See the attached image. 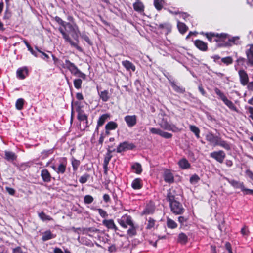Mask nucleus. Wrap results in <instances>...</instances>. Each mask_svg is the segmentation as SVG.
Instances as JSON below:
<instances>
[{"mask_svg":"<svg viewBox=\"0 0 253 253\" xmlns=\"http://www.w3.org/2000/svg\"><path fill=\"white\" fill-rule=\"evenodd\" d=\"M55 20L61 25L59 30L62 34L63 38L71 45L77 49H79L78 45V28H75L71 24L63 21L60 17L56 16Z\"/></svg>","mask_w":253,"mask_h":253,"instance_id":"obj_1","label":"nucleus"},{"mask_svg":"<svg viewBox=\"0 0 253 253\" xmlns=\"http://www.w3.org/2000/svg\"><path fill=\"white\" fill-rule=\"evenodd\" d=\"M206 36L210 42H212V40L213 39L214 41L216 42H224V43L226 42L225 41L226 39L229 38V35L226 33H220V34H215L214 33H206ZM223 44H221L220 46Z\"/></svg>","mask_w":253,"mask_h":253,"instance_id":"obj_2","label":"nucleus"},{"mask_svg":"<svg viewBox=\"0 0 253 253\" xmlns=\"http://www.w3.org/2000/svg\"><path fill=\"white\" fill-rule=\"evenodd\" d=\"M159 125L162 128L166 130L174 132L180 131V129L175 125L169 123L166 117L163 118Z\"/></svg>","mask_w":253,"mask_h":253,"instance_id":"obj_3","label":"nucleus"},{"mask_svg":"<svg viewBox=\"0 0 253 253\" xmlns=\"http://www.w3.org/2000/svg\"><path fill=\"white\" fill-rule=\"evenodd\" d=\"M119 224L124 228H126L128 226L132 225L133 223L130 216L127 214L123 215L121 218L119 219Z\"/></svg>","mask_w":253,"mask_h":253,"instance_id":"obj_4","label":"nucleus"},{"mask_svg":"<svg viewBox=\"0 0 253 253\" xmlns=\"http://www.w3.org/2000/svg\"><path fill=\"white\" fill-rule=\"evenodd\" d=\"M171 211L175 214H182L184 209L182 205L177 201H174L169 204Z\"/></svg>","mask_w":253,"mask_h":253,"instance_id":"obj_5","label":"nucleus"},{"mask_svg":"<svg viewBox=\"0 0 253 253\" xmlns=\"http://www.w3.org/2000/svg\"><path fill=\"white\" fill-rule=\"evenodd\" d=\"M210 156L220 163H222L226 156L225 153L222 150L214 151L210 153Z\"/></svg>","mask_w":253,"mask_h":253,"instance_id":"obj_6","label":"nucleus"},{"mask_svg":"<svg viewBox=\"0 0 253 253\" xmlns=\"http://www.w3.org/2000/svg\"><path fill=\"white\" fill-rule=\"evenodd\" d=\"M238 74L241 84L243 86L247 85L249 81L247 72L244 70H240L238 71Z\"/></svg>","mask_w":253,"mask_h":253,"instance_id":"obj_7","label":"nucleus"},{"mask_svg":"<svg viewBox=\"0 0 253 253\" xmlns=\"http://www.w3.org/2000/svg\"><path fill=\"white\" fill-rule=\"evenodd\" d=\"M124 120L129 127L134 126L137 123V117L136 115H126L124 118Z\"/></svg>","mask_w":253,"mask_h":253,"instance_id":"obj_8","label":"nucleus"},{"mask_svg":"<svg viewBox=\"0 0 253 253\" xmlns=\"http://www.w3.org/2000/svg\"><path fill=\"white\" fill-rule=\"evenodd\" d=\"M63 67L68 69L73 74H76L79 72L78 68L68 60H65L63 63Z\"/></svg>","mask_w":253,"mask_h":253,"instance_id":"obj_9","label":"nucleus"},{"mask_svg":"<svg viewBox=\"0 0 253 253\" xmlns=\"http://www.w3.org/2000/svg\"><path fill=\"white\" fill-rule=\"evenodd\" d=\"M240 43V38L238 36L230 37L228 38V42H225L222 45V46H231L233 44H239Z\"/></svg>","mask_w":253,"mask_h":253,"instance_id":"obj_10","label":"nucleus"},{"mask_svg":"<svg viewBox=\"0 0 253 253\" xmlns=\"http://www.w3.org/2000/svg\"><path fill=\"white\" fill-rule=\"evenodd\" d=\"M134 147L132 144H129L126 142L120 143L117 148V152L121 153L127 149H132Z\"/></svg>","mask_w":253,"mask_h":253,"instance_id":"obj_11","label":"nucleus"},{"mask_svg":"<svg viewBox=\"0 0 253 253\" xmlns=\"http://www.w3.org/2000/svg\"><path fill=\"white\" fill-rule=\"evenodd\" d=\"M249 48L246 51V54L248 63L251 66H253V44H249Z\"/></svg>","mask_w":253,"mask_h":253,"instance_id":"obj_12","label":"nucleus"},{"mask_svg":"<svg viewBox=\"0 0 253 253\" xmlns=\"http://www.w3.org/2000/svg\"><path fill=\"white\" fill-rule=\"evenodd\" d=\"M41 176L44 182L49 183L51 180V175L47 169H43L41 170Z\"/></svg>","mask_w":253,"mask_h":253,"instance_id":"obj_13","label":"nucleus"},{"mask_svg":"<svg viewBox=\"0 0 253 253\" xmlns=\"http://www.w3.org/2000/svg\"><path fill=\"white\" fill-rule=\"evenodd\" d=\"M219 137L214 136L211 133H209L206 136V139L213 146H217V142Z\"/></svg>","mask_w":253,"mask_h":253,"instance_id":"obj_14","label":"nucleus"},{"mask_svg":"<svg viewBox=\"0 0 253 253\" xmlns=\"http://www.w3.org/2000/svg\"><path fill=\"white\" fill-rule=\"evenodd\" d=\"M80 129L84 130L88 125V121L87 120V116L84 114H82L80 112Z\"/></svg>","mask_w":253,"mask_h":253,"instance_id":"obj_15","label":"nucleus"},{"mask_svg":"<svg viewBox=\"0 0 253 253\" xmlns=\"http://www.w3.org/2000/svg\"><path fill=\"white\" fill-rule=\"evenodd\" d=\"M227 179L228 182L235 188H239L242 191H244L245 189V187L243 182H240L234 180H230L229 179Z\"/></svg>","mask_w":253,"mask_h":253,"instance_id":"obj_16","label":"nucleus"},{"mask_svg":"<svg viewBox=\"0 0 253 253\" xmlns=\"http://www.w3.org/2000/svg\"><path fill=\"white\" fill-rule=\"evenodd\" d=\"M17 77L20 79H24L28 75V70L26 67L19 68L16 72Z\"/></svg>","mask_w":253,"mask_h":253,"instance_id":"obj_17","label":"nucleus"},{"mask_svg":"<svg viewBox=\"0 0 253 253\" xmlns=\"http://www.w3.org/2000/svg\"><path fill=\"white\" fill-rule=\"evenodd\" d=\"M102 223L108 229H113L115 231H117L118 229L112 219L104 220L102 221Z\"/></svg>","mask_w":253,"mask_h":253,"instance_id":"obj_18","label":"nucleus"},{"mask_svg":"<svg viewBox=\"0 0 253 253\" xmlns=\"http://www.w3.org/2000/svg\"><path fill=\"white\" fill-rule=\"evenodd\" d=\"M195 45L202 51H206L208 47L206 43L199 40H197L194 42Z\"/></svg>","mask_w":253,"mask_h":253,"instance_id":"obj_19","label":"nucleus"},{"mask_svg":"<svg viewBox=\"0 0 253 253\" xmlns=\"http://www.w3.org/2000/svg\"><path fill=\"white\" fill-rule=\"evenodd\" d=\"M122 64L123 66L127 70V71L131 70L133 72L135 71V65L132 63L131 62L128 60H125L122 61Z\"/></svg>","mask_w":253,"mask_h":253,"instance_id":"obj_20","label":"nucleus"},{"mask_svg":"<svg viewBox=\"0 0 253 253\" xmlns=\"http://www.w3.org/2000/svg\"><path fill=\"white\" fill-rule=\"evenodd\" d=\"M164 178L165 181L168 183H172L174 181L173 174L169 170H166L165 171Z\"/></svg>","mask_w":253,"mask_h":253,"instance_id":"obj_21","label":"nucleus"},{"mask_svg":"<svg viewBox=\"0 0 253 253\" xmlns=\"http://www.w3.org/2000/svg\"><path fill=\"white\" fill-rule=\"evenodd\" d=\"M131 186L134 189H140L142 187V180L139 178L135 179L131 183Z\"/></svg>","mask_w":253,"mask_h":253,"instance_id":"obj_22","label":"nucleus"},{"mask_svg":"<svg viewBox=\"0 0 253 253\" xmlns=\"http://www.w3.org/2000/svg\"><path fill=\"white\" fill-rule=\"evenodd\" d=\"M55 237L50 230H47L42 233V239L43 241H46Z\"/></svg>","mask_w":253,"mask_h":253,"instance_id":"obj_23","label":"nucleus"},{"mask_svg":"<svg viewBox=\"0 0 253 253\" xmlns=\"http://www.w3.org/2000/svg\"><path fill=\"white\" fill-rule=\"evenodd\" d=\"M111 153V151L110 150H108V153L106 154V155L104 158V162H103V168L105 170V172L107 171L108 165L109 162L112 157Z\"/></svg>","mask_w":253,"mask_h":253,"instance_id":"obj_24","label":"nucleus"},{"mask_svg":"<svg viewBox=\"0 0 253 253\" xmlns=\"http://www.w3.org/2000/svg\"><path fill=\"white\" fill-rule=\"evenodd\" d=\"M5 158L9 161H12L16 159L17 156L16 154L11 151H5Z\"/></svg>","mask_w":253,"mask_h":253,"instance_id":"obj_25","label":"nucleus"},{"mask_svg":"<svg viewBox=\"0 0 253 253\" xmlns=\"http://www.w3.org/2000/svg\"><path fill=\"white\" fill-rule=\"evenodd\" d=\"M217 145H219L227 150H230L231 148L230 144L226 141L222 140L220 138L218 139Z\"/></svg>","mask_w":253,"mask_h":253,"instance_id":"obj_26","label":"nucleus"},{"mask_svg":"<svg viewBox=\"0 0 253 253\" xmlns=\"http://www.w3.org/2000/svg\"><path fill=\"white\" fill-rule=\"evenodd\" d=\"M131 169L135 173L138 174H140L142 171L141 165L138 163L133 164L131 166Z\"/></svg>","mask_w":253,"mask_h":253,"instance_id":"obj_27","label":"nucleus"},{"mask_svg":"<svg viewBox=\"0 0 253 253\" xmlns=\"http://www.w3.org/2000/svg\"><path fill=\"white\" fill-rule=\"evenodd\" d=\"M179 167L182 169H186L190 167V164L186 159H182L178 162Z\"/></svg>","mask_w":253,"mask_h":253,"instance_id":"obj_28","label":"nucleus"},{"mask_svg":"<svg viewBox=\"0 0 253 253\" xmlns=\"http://www.w3.org/2000/svg\"><path fill=\"white\" fill-rule=\"evenodd\" d=\"M108 118H109V115L107 114H104L101 115L97 122V128L102 126Z\"/></svg>","mask_w":253,"mask_h":253,"instance_id":"obj_29","label":"nucleus"},{"mask_svg":"<svg viewBox=\"0 0 253 253\" xmlns=\"http://www.w3.org/2000/svg\"><path fill=\"white\" fill-rule=\"evenodd\" d=\"M85 232L89 235V236L93 237L95 236L96 234H98L100 232V231L99 229L91 227L87 229Z\"/></svg>","mask_w":253,"mask_h":253,"instance_id":"obj_30","label":"nucleus"},{"mask_svg":"<svg viewBox=\"0 0 253 253\" xmlns=\"http://www.w3.org/2000/svg\"><path fill=\"white\" fill-rule=\"evenodd\" d=\"M177 27L179 30V31L181 34H184L188 30V27H187V26L184 23L180 22L179 21H177Z\"/></svg>","mask_w":253,"mask_h":253,"instance_id":"obj_31","label":"nucleus"},{"mask_svg":"<svg viewBox=\"0 0 253 253\" xmlns=\"http://www.w3.org/2000/svg\"><path fill=\"white\" fill-rule=\"evenodd\" d=\"M133 8L136 11L141 12L144 11V5L140 1H137L133 4Z\"/></svg>","mask_w":253,"mask_h":253,"instance_id":"obj_32","label":"nucleus"},{"mask_svg":"<svg viewBox=\"0 0 253 253\" xmlns=\"http://www.w3.org/2000/svg\"><path fill=\"white\" fill-rule=\"evenodd\" d=\"M167 225L168 228L170 229L176 228L177 226V223L169 217H167Z\"/></svg>","mask_w":253,"mask_h":253,"instance_id":"obj_33","label":"nucleus"},{"mask_svg":"<svg viewBox=\"0 0 253 253\" xmlns=\"http://www.w3.org/2000/svg\"><path fill=\"white\" fill-rule=\"evenodd\" d=\"M170 84L173 89L177 92L184 93L185 92V89L184 88L177 85L174 82H170Z\"/></svg>","mask_w":253,"mask_h":253,"instance_id":"obj_34","label":"nucleus"},{"mask_svg":"<svg viewBox=\"0 0 253 253\" xmlns=\"http://www.w3.org/2000/svg\"><path fill=\"white\" fill-rule=\"evenodd\" d=\"M118 127V124L113 121L108 122L105 126V129L114 130Z\"/></svg>","mask_w":253,"mask_h":253,"instance_id":"obj_35","label":"nucleus"},{"mask_svg":"<svg viewBox=\"0 0 253 253\" xmlns=\"http://www.w3.org/2000/svg\"><path fill=\"white\" fill-rule=\"evenodd\" d=\"M188 240V237L183 233H181L179 234L178 237V242L181 244H185Z\"/></svg>","mask_w":253,"mask_h":253,"instance_id":"obj_36","label":"nucleus"},{"mask_svg":"<svg viewBox=\"0 0 253 253\" xmlns=\"http://www.w3.org/2000/svg\"><path fill=\"white\" fill-rule=\"evenodd\" d=\"M164 4V0H154V5L158 10H160Z\"/></svg>","mask_w":253,"mask_h":253,"instance_id":"obj_37","label":"nucleus"},{"mask_svg":"<svg viewBox=\"0 0 253 253\" xmlns=\"http://www.w3.org/2000/svg\"><path fill=\"white\" fill-rule=\"evenodd\" d=\"M99 96L103 101L106 102L108 101L109 98L108 91L107 90L101 91L99 93Z\"/></svg>","mask_w":253,"mask_h":253,"instance_id":"obj_38","label":"nucleus"},{"mask_svg":"<svg viewBox=\"0 0 253 253\" xmlns=\"http://www.w3.org/2000/svg\"><path fill=\"white\" fill-rule=\"evenodd\" d=\"M39 218L43 221H51L53 220V218L50 216L47 215L43 212H41L38 214Z\"/></svg>","mask_w":253,"mask_h":253,"instance_id":"obj_39","label":"nucleus"},{"mask_svg":"<svg viewBox=\"0 0 253 253\" xmlns=\"http://www.w3.org/2000/svg\"><path fill=\"white\" fill-rule=\"evenodd\" d=\"M159 27L161 29H166L167 31V33L170 32L171 30V25L169 23L160 24Z\"/></svg>","mask_w":253,"mask_h":253,"instance_id":"obj_40","label":"nucleus"},{"mask_svg":"<svg viewBox=\"0 0 253 253\" xmlns=\"http://www.w3.org/2000/svg\"><path fill=\"white\" fill-rule=\"evenodd\" d=\"M189 128L190 130L195 134L197 138H199L200 137V129L194 125H190Z\"/></svg>","mask_w":253,"mask_h":253,"instance_id":"obj_41","label":"nucleus"},{"mask_svg":"<svg viewBox=\"0 0 253 253\" xmlns=\"http://www.w3.org/2000/svg\"><path fill=\"white\" fill-rule=\"evenodd\" d=\"M24 100L22 98H19L17 100L15 106L17 110H21L23 109Z\"/></svg>","mask_w":253,"mask_h":253,"instance_id":"obj_42","label":"nucleus"},{"mask_svg":"<svg viewBox=\"0 0 253 253\" xmlns=\"http://www.w3.org/2000/svg\"><path fill=\"white\" fill-rule=\"evenodd\" d=\"M128 235L130 236H132L136 234V227L135 226L134 223L132 224V225L129 226V228L127 231Z\"/></svg>","mask_w":253,"mask_h":253,"instance_id":"obj_43","label":"nucleus"},{"mask_svg":"<svg viewBox=\"0 0 253 253\" xmlns=\"http://www.w3.org/2000/svg\"><path fill=\"white\" fill-rule=\"evenodd\" d=\"M222 101L229 108L232 110H235L236 107L233 103L228 100L226 97Z\"/></svg>","mask_w":253,"mask_h":253,"instance_id":"obj_44","label":"nucleus"},{"mask_svg":"<svg viewBox=\"0 0 253 253\" xmlns=\"http://www.w3.org/2000/svg\"><path fill=\"white\" fill-rule=\"evenodd\" d=\"M66 169V165L62 163L59 164V165L58 166V168H57L56 172L58 173H61L63 174Z\"/></svg>","mask_w":253,"mask_h":253,"instance_id":"obj_45","label":"nucleus"},{"mask_svg":"<svg viewBox=\"0 0 253 253\" xmlns=\"http://www.w3.org/2000/svg\"><path fill=\"white\" fill-rule=\"evenodd\" d=\"M200 178L197 174L193 175L190 178V182L192 184H196L200 180Z\"/></svg>","mask_w":253,"mask_h":253,"instance_id":"obj_46","label":"nucleus"},{"mask_svg":"<svg viewBox=\"0 0 253 253\" xmlns=\"http://www.w3.org/2000/svg\"><path fill=\"white\" fill-rule=\"evenodd\" d=\"M72 165L74 171H77L79 166V162L74 158L72 159Z\"/></svg>","mask_w":253,"mask_h":253,"instance_id":"obj_47","label":"nucleus"},{"mask_svg":"<svg viewBox=\"0 0 253 253\" xmlns=\"http://www.w3.org/2000/svg\"><path fill=\"white\" fill-rule=\"evenodd\" d=\"M215 92L217 95L219 96L220 98L223 100L225 97V95L224 94L223 92H221V91L218 88L216 87L214 88Z\"/></svg>","mask_w":253,"mask_h":253,"instance_id":"obj_48","label":"nucleus"},{"mask_svg":"<svg viewBox=\"0 0 253 253\" xmlns=\"http://www.w3.org/2000/svg\"><path fill=\"white\" fill-rule=\"evenodd\" d=\"M221 61L222 62H223L224 63H225L227 65L231 64L233 62V59L230 56H228V57H226L222 58Z\"/></svg>","mask_w":253,"mask_h":253,"instance_id":"obj_49","label":"nucleus"},{"mask_svg":"<svg viewBox=\"0 0 253 253\" xmlns=\"http://www.w3.org/2000/svg\"><path fill=\"white\" fill-rule=\"evenodd\" d=\"M36 49L37 50L38 52L41 54L39 57L46 60H47L49 59V56L47 54L42 52V51L39 50L37 47H36Z\"/></svg>","mask_w":253,"mask_h":253,"instance_id":"obj_50","label":"nucleus"},{"mask_svg":"<svg viewBox=\"0 0 253 253\" xmlns=\"http://www.w3.org/2000/svg\"><path fill=\"white\" fill-rule=\"evenodd\" d=\"M150 131L152 134H158L160 136V134L162 132V130L159 128L152 127L150 128Z\"/></svg>","mask_w":253,"mask_h":253,"instance_id":"obj_51","label":"nucleus"},{"mask_svg":"<svg viewBox=\"0 0 253 253\" xmlns=\"http://www.w3.org/2000/svg\"><path fill=\"white\" fill-rule=\"evenodd\" d=\"M93 201V198L90 195H86L84 197V202L85 204H90Z\"/></svg>","mask_w":253,"mask_h":253,"instance_id":"obj_52","label":"nucleus"},{"mask_svg":"<svg viewBox=\"0 0 253 253\" xmlns=\"http://www.w3.org/2000/svg\"><path fill=\"white\" fill-rule=\"evenodd\" d=\"M167 199L169 201V202L170 203H171L172 202L174 201H176V200H175L174 195L171 193V192H169L168 193L167 195Z\"/></svg>","mask_w":253,"mask_h":253,"instance_id":"obj_53","label":"nucleus"},{"mask_svg":"<svg viewBox=\"0 0 253 253\" xmlns=\"http://www.w3.org/2000/svg\"><path fill=\"white\" fill-rule=\"evenodd\" d=\"M160 136L167 139L170 138L172 137V135L171 133L164 131L162 130V132L160 134Z\"/></svg>","mask_w":253,"mask_h":253,"instance_id":"obj_54","label":"nucleus"},{"mask_svg":"<svg viewBox=\"0 0 253 253\" xmlns=\"http://www.w3.org/2000/svg\"><path fill=\"white\" fill-rule=\"evenodd\" d=\"M155 221L153 219L150 218L148 220V222L147 225V228L150 229L154 227L155 225Z\"/></svg>","mask_w":253,"mask_h":253,"instance_id":"obj_55","label":"nucleus"},{"mask_svg":"<svg viewBox=\"0 0 253 253\" xmlns=\"http://www.w3.org/2000/svg\"><path fill=\"white\" fill-rule=\"evenodd\" d=\"M97 210L98 211L99 214L102 217L106 218L108 217V215L104 210L102 209H98Z\"/></svg>","mask_w":253,"mask_h":253,"instance_id":"obj_56","label":"nucleus"},{"mask_svg":"<svg viewBox=\"0 0 253 253\" xmlns=\"http://www.w3.org/2000/svg\"><path fill=\"white\" fill-rule=\"evenodd\" d=\"M11 16V12L8 10V8L6 9L4 15L3 16L4 19H9Z\"/></svg>","mask_w":253,"mask_h":253,"instance_id":"obj_57","label":"nucleus"},{"mask_svg":"<svg viewBox=\"0 0 253 253\" xmlns=\"http://www.w3.org/2000/svg\"><path fill=\"white\" fill-rule=\"evenodd\" d=\"M88 178H89V175H88V174H85V175H83L80 178V182L82 183H85Z\"/></svg>","mask_w":253,"mask_h":253,"instance_id":"obj_58","label":"nucleus"},{"mask_svg":"<svg viewBox=\"0 0 253 253\" xmlns=\"http://www.w3.org/2000/svg\"><path fill=\"white\" fill-rule=\"evenodd\" d=\"M5 189L7 192L11 195H14L15 193V190L12 188L6 187Z\"/></svg>","mask_w":253,"mask_h":253,"instance_id":"obj_59","label":"nucleus"},{"mask_svg":"<svg viewBox=\"0 0 253 253\" xmlns=\"http://www.w3.org/2000/svg\"><path fill=\"white\" fill-rule=\"evenodd\" d=\"M12 253H26L25 252L23 251L20 247H18L13 249Z\"/></svg>","mask_w":253,"mask_h":253,"instance_id":"obj_60","label":"nucleus"},{"mask_svg":"<svg viewBox=\"0 0 253 253\" xmlns=\"http://www.w3.org/2000/svg\"><path fill=\"white\" fill-rule=\"evenodd\" d=\"M23 42H24V43L25 44L26 46H27V48H28V50L30 51V52H33V48L31 47V46H30V45L29 44V43L27 42V41L26 40H24L23 41Z\"/></svg>","mask_w":253,"mask_h":253,"instance_id":"obj_61","label":"nucleus"},{"mask_svg":"<svg viewBox=\"0 0 253 253\" xmlns=\"http://www.w3.org/2000/svg\"><path fill=\"white\" fill-rule=\"evenodd\" d=\"M247 85L249 90L253 91V81L248 83Z\"/></svg>","mask_w":253,"mask_h":253,"instance_id":"obj_62","label":"nucleus"},{"mask_svg":"<svg viewBox=\"0 0 253 253\" xmlns=\"http://www.w3.org/2000/svg\"><path fill=\"white\" fill-rule=\"evenodd\" d=\"M241 233L244 236H246V235H247L248 234V232H249V231L246 228V227H243L242 229H241Z\"/></svg>","mask_w":253,"mask_h":253,"instance_id":"obj_63","label":"nucleus"},{"mask_svg":"<svg viewBox=\"0 0 253 253\" xmlns=\"http://www.w3.org/2000/svg\"><path fill=\"white\" fill-rule=\"evenodd\" d=\"M225 247L228 252V253H233L231 251V245L229 243H226L225 244Z\"/></svg>","mask_w":253,"mask_h":253,"instance_id":"obj_64","label":"nucleus"}]
</instances>
